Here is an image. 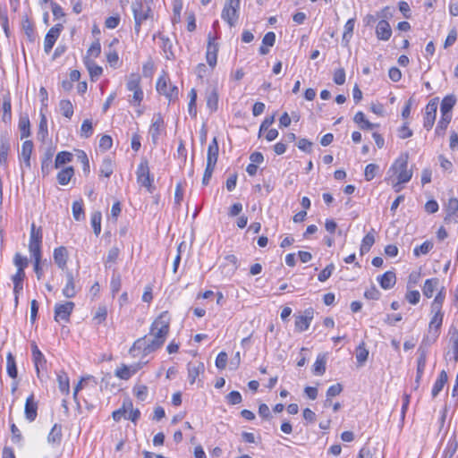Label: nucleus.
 I'll use <instances>...</instances> for the list:
<instances>
[{"instance_id":"nucleus-1","label":"nucleus","mask_w":458,"mask_h":458,"mask_svg":"<svg viewBox=\"0 0 458 458\" xmlns=\"http://www.w3.org/2000/svg\"><path fill=\"white\" fill-rule=\"evenodd\" d=\"M170 316L162 312L151 324L148 335L138 338L130 348L132 357L146 358L160 349L165 344L170 331Z\"/></svg>"},{"instance_id":"nucleus-2","label":"nucleus","mask_w":458,"mask_h":458,"mask_svg":"<svg viewBox=\"0 0 458 458\" xmlns=\"http://www.w3.org/2000/svg\"><path fill=\"white\" fill-rule=\"evenodd\" d=\"M408 153L401 154L392 164L388 170L389 180H392L395 191H399L401 188L398 186L408 182L412 177V171L408 169Z\"/></svg>"},{"instance_id":"nucleus-3","label":"nucleus","mask_w":458,"mask_h":458,"mask_svg":"<svg viewBox=\"0 0 458 458\" xmlns=\"http://www.w3.org/2000/svg\"><path fill=\"white\" fill-rule=\"evenodd\" d=\"M141 78L138 73H131L128 77L126 82L127 90L133 93L132 98H129V102L131 105L134 106H138L140 105L141 101L144 98L143 90L140 87Z\"/></svg>"},{"instance_id":"nucleus-4","label":"nucleus","mask_w":458,"mask_h":458,"mask_svg":"<svg viewBox=\"0 0 458 458\" xmlns=\"http://www.w3.org/2000/svg\"><path fill=\"white\" fill-rule=\"evenodd\" d=\"M156 89L157 92L165 96L169 102L178 98L179 89L175 85H172L166 74L161 75L157 81Z\"/></svg>"},{"instance_id":"nucleus-5","label":"nucleus","mask_w":458,"mask_h":458,"mask_svg":"<svg viewBox=\"0 0 458 458\" xmlns=\"http://www.w3.org/2000/svg\"><path fill=\"white\" fill-rule=\"evenodd\" d=\"M135 21V30L140 32L141 24L149 18L151 8L150 5L144 4L142 0H135L131 4Z\"/></svg>"},{"instance_id":"nucleus-6","label":"nucleus","mask_w":458,"mask_h":458,"mask_svg":"<svg viewBox=\"0 0 458 458\" xmlns=\"http://www.w3.org/2000/svg\"><path fill=\"white\" fill-rule=\"evenodd\" d=\"M41 243H42V233L41 229L36 228L35 224L31 225L29 241V251L30 257L34 260L41 259Z\"/></svg>"},{"instance_id":"nucleus-7","label":"nucleus","mask_w":458,"mask_h":458,"mask_svg":"<svg viewBox=\"0 0 458 458\" xmlns=\"http://www.w3.org/2000/svg\"><path fill=\"white\" fill-rule=\"evenodd\" d=\"M136 176H137V182L148 191V192L152 193L154 187L152 185L153 183V177L150 175L148 163L146 159L141 160V162L139 164L136 171Z\"/></svg>"},{"instance_id":"nucleus-8","label":"nucleus","mask_w":458,"mask_h":458,"mask_svg":"<svg viewBox=\"0 0 458 458\" xmlns=\"http://www.w3.org/2000/svg\"><path fill=\"white\" fill-rule=\"evenodd\" d=\"M241 0H227L221 13V18L231 27L234 26L239 18Z\"/></svg>"},{"instance_id":"nucleus-9","label":"nucleus","mask_w":458,"mask_h":458,"mask_svg":"<svg viewBox=\"0 0 458 458\" xmlns=\"http://www.w3.org/2000/svg\"><path fill=\"white\" fill-rule=\"evenodd\" d=\"M314 318V310L311 308L306 309L303 313L294 314V327L298 332L308 330Z\"/></svg>"},{"instance_id":"nucleus-10","label":"nucleus","mask_w":458,"mask_h":458,"mask_svg":"<svg viewBox=\"0 0 458 458\" xmlns=\"http://www.w3.org/2000/svg\"><path fill=\"white\" fill-rule=\"evenodd\" d=\"M165 130L164 119L161 114H155L151 120V124L148 129V134L154 144H157L163 131Z\"/></svg>"},{"instance_id":"nucleus-11","label":"nucleus","mask_w":458,"mask_h":458,"mask_svg":"<svg viewBox=\"0 0 458 458\" xmlns=\"http://www.w3.org/2000/svg\"><path fill=\"white\" fill-rule=\"evenodd\" d=\"M437 106V98L431 99L426 106L423 126L427 131L431 130L434 125Z\"/></svg>"},{"instance_id":"nucleus-12","label":"nucleus","mask_w":458,"mask_h":458,"mask_svg":"<svg viewBox=\"0 0 458 458\" xmlns=\"http://www.w3.org/2000/svg\"><path fill=\"white\" fill-rule=\"evenodd\" d=\"M72 301H66L64 303H56L55 306V320L59 322L61 320L68 322L70 316L74 309Z\"/></svg>"},{"instance_id":"nucleus-13","label":"nucleus","mask_w":458,"mask_h":458,"mask_svg":"<svg viewBox=\"0 0 458 458\" xmlns=\"http://www.w3.org/2000/svg\"><path fill=\"white\" fill-rule=\"evenodd\" d=\"M63 25L61 23L55 24L52 27L47 33L44 40V51L47 54H49L55 44L57 38H59L62 30Z\"/></svg>"},{"instance_id":"nucleus-14","label":"nucleus","mask_w":458,"mask_h":458,"mask_svg":"<svg viewBox=\"0 0 458 458\" xmlns=\"http://www.w3.org/2000/svg\"><path fill=\"white\" fill-rule=\"evenodd\" d=\"M218 49V44L215 42V38L208 36L206 60L208 64L209 65L210 71H212L216 65Z\"/></svg>"},{"instance_id":"nucleus-15","label":"nucleus","mask_w":458,"mask_h":458,"mask_svg":"<svg viewBox=\"0 0 458 458\" xmlns=\"http://www.w3.org/2000/svg\"><path fill=\"white\" fill-rule=\"evenodd\" d=\"M33 142L31 140H25L22 143L21 150L19 154V159L21 162V169L27 168L30 169V157L33 151Z\"/></svg>"},{"instance_id":"nucleus-16","label":"nucleus","mask_w":458,"mask_h":458,"mask_svg":"<svg viewBox=\"0 0 458 458\" xmlns=\"http://www.w3.org/2000/svg\"><path fill=\"white\" fill-rule=\"evenodd\" d=\"M427 353H428V352L426 349L422 348L421 346L419 347V349H418L419 357L417 359V371H416V378H415L416 388L419 386L420 381L421 380L423 374H424V370H425L426 363H427Z\"/></svg>"},{"instance_id":"nucleus-17","label":"nucleus","mask_w":458,"mask_h":458,"mask_svg":"<svg viewBox=\"0 0 458 458\" xmlns=\"http://www.w3.org/2000/svg\"><path fill=\"white\" fill-rule=\"evenodd\" d=\"M24 415L26 420L29 422H32L36 420L38 415V402L35 400V396L31 394L27 397L25 407H24Z\"/></svg>"},{"instance_id":"nucleus-18","label":"nucleus","mask_w":458,"mask_h":458,"mask_svg":"<svg viewBox=\"0 0 458 458\" xmlns=\"http://www.w3.org/2000/svg\"><path fill=\"white\" fill-rule=\"evenodd\" d=\"M445 221L446 223H458V199L450 198L445 206Z\"/></svg>"},{"instance_id":"nucleus-19","label":"nucleus","mask_w":458,"mask_h":458,"mask_svg":"<svg viewBox=\"0 0 458 458\" xmlns=\"http://www.w3.org/2000/svg\"><path fill=\"white\" fill-rule=\"evenodd\" d=\"M376 36L379 40L387 41L390 39L392 36V29L387 21L381 20L378 21L376 27Z\"/></svg>"},{"instance_id":"nucleus-20","label":"nucleus","mask_w":458,"mask_h":458,"mask_svg":"<svg viewBox=\"0 0 458 458\" xmlns=\"http://www.w3.org/2000/svg\"><path fill=\"white\" fill-rule=\"evenodd\" d=\"M74 276L72 272L66 273V283L62 290L63 295L67 299H72L77 294Z\"/></svg>"},{"instance_id":"nucleus-21","label":"nucleus","mask_w":458,"mask_h":458,"mask_svg":"<svg viewBox=\"0 0 458 458\" xmlns=\"http://www.w3.org/2000/svg\"><path fill=\"white\" fill-rule=\"evenodd\" d=\"M204 364L200 361L190 362L188 364V380L191 385L196 382L200 373L204 372Z\"/></svg>"},{"instance_id":"nucleus-22","label":"nucleus","mask_w":458,"mask_h":458,"mask_svg":"<svg viewBox=\"0 0 458 458\" xmlns=\"http://www.w3.org/2000/svg\"><path fill=\"white\" fill-rule=\"evenodd\" d=\"M53 258L55 263L61 269H64L67 265L68 252L65 247L61 246L54 250Z\"/></svg>"},{"instance_id":"nucleus-23","label":"nucleus","mask_w":458,"mask_h":458,"mask_svg":"<svg viewBox=\"0 0 458 458\" xmlns=\"http://www.w3.org/2000/svg\"><path fill=\"white\" fill-rule=\"evenodd\" d=\"M377 281L383 289L389 290L395 284V273L393 271H386L382 276L377 277Z\"/></svg>"},{"instance_id":"nucleus-24","label":"nucleus","mask_w":458,"mask_h":458,"mask_svg":"<svg viewBox=\"0 0 458 458\" xmlns=\"http://www.w3.org/2000/svg\"><path fill=\"white\" fill-rule=\"evenodd\" d=\"M218 142L216 137L213 138L212 141L209 143L208 148V154H207V164L215 165L216 164L217 157H218Z\"/></svg>"},{"instance_id":"nucleus-25","label":"nucleus","mask_w":458,"mask_h":458,"mask_svg":"<svg viewBox=\"0 0 458 458\" xmlns=\"http://www.w3.org/2000/svg\"><path fill=\"white\" fill-rule=\"evenodd\" d=\"M32 358L35 369L38 374H39V369L45 368L47 361L44 354L40 352L36 344L32 345Z\"/></svg>"},{"instance_id":"nucleus-26","label":"nucleus","mask_w":458,"mask_h":458,"mask_svg":"<svg viewBox=\"0 0 458 458\" xmlns=\"http://www.w3.org/2000/svg\"><path fill=\"white\" fill-rule=\"evenodd\" d=\"M447 379H448V377H447L446 372L445 370H442L439 373L436 382L433 385L432 390H431V394H432L433 398H435L442 391L443 387L445 386V385L447 382Z\"/></svg>"},{"instance_id":"nucleus-27","label":"nucleus","mask_w":458,"mask_h":458,"mask_svg":"<svg viewBox=\"0 0 458 458\" xmlns=\"http://www.w3.org/2000/svg\"><path fill=\"white\" fill-rule=\"evenodd\" d=\"M3 115L2 121L4 123H8L12 121V103H11V96L8 93L4 97L3 99Z\"/></svg>"},{"instance_id":"nucleus-28","label":"nucleus","mask_w":458,"mask_h":458,"mask_svg":"<svg viewBox=\"0 0 458 458\" xmlns=\"http://www.w3.org/2000/svg\"><path fill=\"white\" fill-rule=\"evenodd\" d=\"M114 164L111 157H106L100 165L99 174L102 176L109 178L114 172Z\"/></svg>"},{"instance_id":"nucleus-29","label":"nucleus","mask_w":458,"mask_h":458,"mask_svg":"<svg viewBox=\"0 0 458 458\" xmlns=\"http://www.w3.org/2000/svg\"><path fill=\"white\" fill-rule=\"evenodd\" d=\"M59 390L64 394L70 393V380L68 375L64 371H59L56 375Z\"/></svg>"},{"instance_id":"nucleus-30","label":"nucleus","mask_w":458,"mask_h":458,"mask_svg":"<svg viewBox=\"0 0 458 458\" xmlns=\"http://www.w3.org/2000/svg\"><path fill=\"white\" fill-rule=\"evenodd\" d=\"M353 121L359 124L361 130H372L375 127H377V124L370 123L366 119L363 112L359 111L355 114Z\"/></svg>"},{"instance_id":"nucleus-31","label":"nucleus","mask_w":458,"mask_h":458,"mask_svg":"<svg viewBox=\"0 0 458 458\" xmlns=\"http://www.w3.org/2000/svg\"><path fill=\"white\" fill-rule=\"evenodd\" d=\"M74 175V169L72 166H68L62 169L56 176L57 182L61 185H66Z\"/></svg>"},{"instance_id":"nucleus-32","label":"nucleus","mask_w":458,"mask_h":458,"mask_svg":"<svg viewBox=\"0 0 458 458\" xmlns=\"http://www.w3.org/2000/svg\"><path fill=\"white\" fill-rule=\"evenodd\" d=\"M85 65L89 71V76L92 81H97L103 72L102 67L95 64L93 61L89 59H86L84 61Z\"/></svg>"},{"instance_id":"nucleus-33","label":"nucleus","mask_w":458,"mask_h":458,"mask_svg":"<svg viewBox=\"0 0 458 458\" xmlns=\"http://www.w3.org/2000/svg\"><path fill=\"white\" fill-rule=\"evenodd\" d=\"M455 102H456V99L454 98V96L453 95H448V96H445L442 102H441V105H440V112H441V114H451V111L454 107V106L455 105Z\"/></svg>"},{"instance_id":"nucleus-34","label":"nucleus","mask_w":458,"mask_h":458,"mask_svg":"<svg viewBox=\"0 0 458 458\" xmlns=\"http://www.w3.org/2000/svg\"><path fill=\"white\" fill-rule=\"evenodd\" d=\"M439 280L437 278L427 279L422 287V293L427 298H431L435 290L438 285Z\"/></svg>"},{"instance_id":"nucleus-35","label":"nucleus","mask_w":458,"mask_h":458,"mask_svg":"<svg viewBox=\"0 0 458 458\" xmlns=\"http://www.w3.org/2000/svg\"><path fill=\"white\" fill-rule=\"evenodd\" d=\"M62 440V427L58 424H55L51 428L48 436L47 442L49 444H60Z\"/></svg>"},{"instance_id":"nucleus-36","label":"nucleus","mask_w":458,"mask_h":458,"mask_svg":"<svg viewBox=\"0 0 458 458\" xmlns=\"http://www.w3.org/2000/svg\"><path fill=\"white\" fill-rule=\"evenodd\" d=\"M452 119V114H441V118L439 122L437 123V125L435 130V133L437 136H443L445 134V130L447 129V126Z\"/></svg>"},{"instance_id":"nucleus-37","label":"nucleus","mask_w":458,"mask_h":458,"mask_svg":"<svg viewBox=\"0 0 458 458\" xmlns=\"http://www.w3.org/2000/svg\"><path fill=\"white\" fill-rule=\"evenodd\" d=\"M25 273L16 272L13 276L12 280L13 283V293L18 295L23 289V280Z\"/></svg>"},{"instance_id":"nucleus-38","label":"nucleus","mask_w":458,"mask_h":458,"mask_svg":"<svg viewBox=\"0 0 458 458\" xmlns=\"http://www.w3.org/2000/svg\"><path fill=\"white\" fill-rule=\"evenodd\" d=\"M107 318V307L106 305H99L96 310L93 321L96 325H100L106 321Z\"/></svg>"},{"instance_id":"nucleus-39","label":"nucleus","mask_w":458,"mask_h":458,"mask_svg":"<svg viewBox=\"0 0 458 458\" xmlns=\"http://www.w3.org/2000/svg\"><path fill=\"white\" fill-rule=\"evenodd\" d=\"M6 370L10 377H17L18 371L16 368V362L14 357L11 352H9L6 356Z\"/></svg>"},{"instance_id":"nucleus-40","label":"nucleus","mask_w":458,"mask_h":458,"mask_svg":"<svg viewBox=\"0 0 458 458\" xmlns=\"http://www.w3.org/2000/svg\"><path fill=\"white\" fill-rule=\"evenodd\" d=\"M327 359L325 355L319 354L313 365V372L315 375L321 376L326 371Z\"/></svg>"},{"instance_id":"nucleus-41","label":"nucleus","mask_w":458,"mask_h":458,"mask_svg":"<svg viewBox=\"0 0 458 458\" xmlns=\"http://www.w3.org/2000/svg\"><path fill=\"white\" fill-rule=\"evenodd\" d=\"M11 146L7 140H2L0 145V165L6 167L8 163V154L10 152Z\"/></svg>"},{"instance_id":"nucleus-42","label":"nucleus","mask_w":458,"mask_h":458,"mask_svg":"<svg viewBox=\"0 0 458 458\" xmlns=\"http://www.w3.org/2000/svg\"><path fill=\"white\" fill-rule=\"evenodd\" d=\"M72 160V154L68 151H61L56 155L55 160V168H59L61 165L70 163Z\"/></svg>"},{"instance_id":"nucleus-43","label":"nucleus","mask_w":458,"mask_h":458,"mask_svg":"<svg viewBox=\"0 0 458 458\" xmlns=\"http://www.w3.org/2000/svg\"><path fill=\"white\" fill-rule=\"evenodd\" d=\"M59 108L62 114L70 119L73 114V106L68 99H62L59 103Z\"/></svg>"},{"instance_id":"nucleus-44","label":"nucleus","mask_w":458,"mask_h":458,"mask_svg":"<svg viewBox=\"0 0 458 458\" xmlns=\"http://www.w3.org/2000/svg\"><path fill=\"white\" fill-rule=\"evenodd\" d=\"M21 138L24 139L30 135V123L28 116H21L19 121Z\"/></svg>"},{"instance_id":"nucleus-45","label":"nucleus","mask_w":458,"mask_h":458,"mask_svg":"<svg viewBox=\"0 0 458 458\" xmlns=\"http://www.w3.org/2000/svg\"><path fill=\"white\" fill-rule=\"evenodd\" d=\"M374 242H375L374 235L372 233H367L361 241V244L360 247V254L363 255V254L367 253L370 250V248L372 247Z\"/></svg>"},{"instance_id":"nucleus-46","label":"nucleus","mask_w":458,"mask_h":458,"mask_svg":"<svg viewBox=\"0 0 458 458\" xmlns=\"http://www.w3.org/2000/svg\"><path fill=\"white\" fill-rule=\"evenodd\" d=\"M444 319V314H434L429 321L428 329L431 331L436 330V337L438 336V330L440 329Z\"/></svg>"},{"instance_id":"nucleus-47","label":"nucleus","mask_w":458,"mask_h":458,"mask_svg":"<svg viewBox=\"0 0 458 458\" xmlns=\"http://www.w3.org/2000/svg\"><path fill=\"white\" fill-rule=\"evenodd\" d=\"M433 242L430 241H426L420 246H416L413 249V255L415 257H420V255L428 254L433 249Z\"/></svg>"},{"instance_id":"nucleus-48","label":"nucleus","mask_w":458,"mask_h":458,"mask_svg":"<svg viewBox=\"0 0 458 458\" xmlns=\"http://www.w3.org/2000/svg\"><path fill=\"white\" fill-rule=\"evenodd\" d=\"M72 216L76 221L84 219L85 216L81 200H76L72 203Z\"/></svg>"},{"instance_id":"nucleus-49","label":"nucleus","mask_w":458,"mask_h":458,"mask_svg":"<svg viewBox=\"0 0 458 458\" xmlns=\"http://www.w3.org/2000/svg\"><path fill=\"white\" fill-rule=\"evenodd\" d=\"M13 263L17 267L16 272L25 273L24 269L28 267L29 260L26 257L22 256L20 253H16L13 259Z\"/></svg>"},{"instance_id":"nucleus-50","label":"nucleus","mask_w":458,"mask_h":458,"mask_svg":"<svg viewBox=\"0 0 458 458\" xmlns=\"http://www.w3.org/2000/svg\"><path fill=\"white\" fill-rule=\"evenodd\" d=\"M218 95L216 89L210 90L207 95V106L211 111H215L217 108Z\"/></svg>"},{"instance_id":"nucleus-51","label":"nucleus","mask_w":458,"mask_h":458,"mask_svg":"<svg viewBox=\"0 0 458 458\" xmlns=\"http://www.w3.org/2000/svg\"><path fill=\"white\" fill-rule=\"evenodd\" d=\"M101 220L102 215L100 212H94L91 214L90 222L96 235H98L101 232Z\"/></svg>"},{"instance_id":"nucleus-52","label":"nucleus","mask_w":458,"mask_h":458,"mask_svg":"<svg viewBox=\"0 0 458 458\" xmlns=\"http://www.w3.org/2000/svg\"><path fill=\"white\" fill-rule=\"evenodd\" d=\"M53 167H55V165H52V154L49 153L46 156V157L42 159L41 162V172L43 175H48L51 173Z\"/></svg>"},{"instance_id":"nucleus-53","label":"nucleus","mask_w":458,"mask_h":458,"mask_svg":"<svg viewBox=\"0 0 458 458\" xmlns=\"http://www.w3.org/2000/svg\"><path fill=\"white\" fill-rule=\"evenodd\" d=\"M114 376L122 380H128L132 377L129 370L128 365L125 364H122L115 369Z\"/></svg>"},{"instance_id":"nucleus-54","label":"nucleus","mask_w":458,"mask_h":458,"mask_svg":"<svg viewBox=\"0 0 458 458\" xmlns=\"http://www.w3.org/2000/svg\"><path fill=\"white\" fill-rule=\"evenodd\" d=\"M133 393L140 401L144 402L148 397V389L144 385H136L133 387Z\"/></svg>"},{"instance_id":"nucleus-55","label":"nucleus","mask_w":458,"mask_h":458,"mask_svg":"<svg viewBox=\"0 0 458 458\" xmlns=\"http://www.w3.org/2000/svg\"><path fill=\"white\" fill-rule=\"evenodd\" d=\"M354 24H355V20L354 19H349L345 25H344V35H343V40H345L346 42H349L350 38H352V32H353V30H354Z\"/></svg>"},{"instance_id":"nucleus-56","label":"nucleus","mask_w":458,"mask_h":458,"mask_svg":"<svg viewBox=\"0 0 458 458\" xmlns=\"http://www.w3.org/2000/svg\"><path fill=\"white\" fill-rule=\"evenodd\" d=\"M119 256V249L117 247H113L109 250L106 259V267H110L111 264L116 262Z\"/></svg>"},{"instance_id":"nucleus-57","label":"nucleus","mask_w":458,"mask_h":458,"mask_svg":"<svg viewBox=\"0 0 458 458\" xmlns=\"http://www.w3.org/2000/svg\"><path fill=\"white\" fill-rule=\"evenodd\" d=\"M160 39L162 41L161 47L165 52L166 58L171 59L172 57H174V54L172 52L173 44L171 40L165 37H161Z\"/></svg>"},{"instance_id":"nucleus-58","label":"nucleus","mask_w":458,"mask_h":458,"mask_svg":"<svg viewBox=\"0 0 458 458\" xmlns=\"http://www.w3.org/2000/svg\"><path fill=\"white\" fill-rule=\"evenodd\" d=\"M369 357V351L365 348L364 344L358 346L356 350V360L360 364H363Z\"/></svg>"},{"instance_id":"nucleus-59","label":"nucleus","mask_w":458,"mask_h":458,"mask_svg":"<svg viewBox=\"0 0 458 458\" xmlns=\"http://www.w3.org/2000/svg\"><path fill=\"white\" fill-rule=\"evenodd\" d=\"M78 159L81 161V163L82 164V170H83V173L87 175L89 174L90 172V167H89V160L88 158V156L87 154L85 153V151L83 150H79L78 151Z\"/></svg>"},{"instance_id":"nucleus-60","label":"nucleus","mask_w":458,"mask_h":458,"mask_svg":"<svg viewBox=\"0 0 458 458\" xmlns=\"http://www.w3.org/2000/svg\"><path fill=\"white\" fill-rule=\"evenodd\" d=\"M182 10V3L181 1H175L173 6V16L172 21L178 23L181 21V12Z\"/></svg>"},{"instance_id":"nucleus-61","label":"nucleus","mask_w":458,"mask_h":458,"mask_svg":"<svg viewBox=\"0 0 458 458\" xmlns=\"http://www.w3.org/2000/svg\"><path fill=\"white\" fill-rule=\"evenodd\" d=\"M335 270V265L330 263L319 274L318 279L319 282H326Z\"/></svg>"},{"instance_id":"nucleus-62","label":"nucleus","mask_w":458,"mask_h":458,"mask_svg":"<svg viewBox=\"0 0 458 458\" xmlns=\"http://www.w3.org/2000/svg\"><path fill=\"white\" fill-rule=\"evenodd\" d=\"M81 136L84 138H89L93 133L92 122L89 119H86L83 121L81 127Z\"/></svg>"},{"instance_id":"nucleus-63","label":"nucleus","mask_w":458,"mask_h":458,"mask_svg":"<svg viewBox=\"0 0 458 458\" xmlns=\"http://www.w3.org/2000/svg\"><path fill=\"white\" fill-rule=\"evenodd\" d=\"M226 402L231 405L239 404L242 401V394L238 391H232L225 396Z\"/></svg>"},{"instance_id":"nucleus-64","label":"nucleus","mask_w":458,"mask_h":458,"mask_svg":"<svg viewBox=\"0 0 458 458\" xmlns=\"http://www.w3.org/2000/svg\"><path fill=\"white\" fill-rule=\"evenodd\" d=\"M345 71L344 68H338L334 72L333 81L336 85H343L345 82Z\"/></svg>"}]
</instances>
